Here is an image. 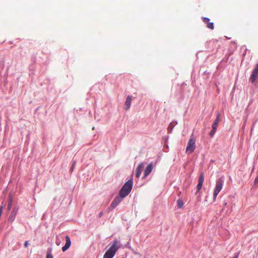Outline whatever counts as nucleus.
I'll list each match as a JSON object with an SVG mask.
<instances>
[{
  "label": "nucleus",
  "mask_w": 258,
  "mask_h": 258,
  "mask_svg": "<svg viewBox=\"0 0 258 258\" xmlns=\"http://www.w3.org/2000/svg\"><path fill=\"white\" fill-rule=\"evenodd\" d=\"M71 245V241L70 237L67 235L66 236V244L64 246L62 247V251L64 252L68 250Z\"/></svg>",
  "instance_id": "10"
},
{
  "label": "nucleus",
  "mask_w": 258,
  "mask_h": 258,
  "mask_svg": "<svg viewBox=\"0 0 258 258\" xmlns=\"http://www.w3.org/2000/svg\"><path fill=\"white\" fill-rule=\"evenodd\" d=\"M12 199L10 200L9 201L8 205V209L10 210L12 208Z\"/></svg>",
  "instance_id": "18"
},
{
  "label": "nucleus",
  "mask_w": 258,
  "mask_h": 258,
  "mask_svg": "<svg viewBox=\"0 0 258 258\" xmlns=\"http://www.w3.org/2000/svg\"><path fill=\"white\" fill-rule=\"evenodd\" d=\"M224 180L222 178H219L216 180V187L213 193V201H215L217 196L221 190L223 185Z\"/></svg>",
  "instance_id": "3"
},
{
  "label": "nucleus",
  "mask_w": 258,
  "mask_h": 258,
  "mask_svg": "<svg viewBox=\"0 0 258 258\" xmlns=\"http://www.w3.org/2000/svg\"><path fill=\"white\" fill-rule=\"evenodd\" d=\"M204 180V173H202L200 174V177L198 179V183L197 186V191L196 194L197 192H199L200 190H201V189L202 187V185H203Z\"/></svg>",
  "instance_id": "7"
},
{
  "label": "nucleus",
  "mask_w": 258,
  "mask_h": 258,
  "mask_svg": "<svg viewBox=\"0 0 258 258\" xmlns=\"http://www.w3.org/2000/svg\"><path fill=\"white\" fill-rule=\"evenodd\" d=\"M123 198H122L119 195V196L116 197L113 200L110 205V207H109V210H113L116 206H117L121 202V201Z\"/></svg>",
  "instance_id": "6"
},
{
  "label": "nucleus",
  "mask_w": 258,
  "mask_h": 258,
  "mask_svg": "<svg viewBox=\"0 0 258 258\" xmlns=\"http://www.w3.org/2000/svg\"><path fill=\"white\" fill-rule=\"evenodd\" d=\"M133 180H129L126 182L119 191V195L122 198H125L131 192L133 187Z\"/></svg>",
  "instance_id": "2"
},
{
  "label": "nucleus",
  "mask_w": 258,
  "mask_h": 258,
  "mask_svg": "<svg viewBox=\"0 0 258 258\" xmlns=\"http://www.w3.org/2000/svg\"><path fill=\"white\" fill-rule=\"evenodd\" d=\"M143 167H144L143 163H140L139 164L138 166L137 167V168L136 169V176L137 178H139L141 174L142 173V169L143 168Z\"/></svg>",
  "instance_id": "13"
},
{
  "label": "nucleus",
  "mask_w": 258,
  "mask_h": 258,
  "mask_svg": "<svg viewBox=\"0 0 258 258\" xmlns=\"http://www.w3.org/2000/svg\"><path fill=\"white\" fill-rule=\"evenodd\" d=\"M196 140L194 138H190L187 143L185 151L186 153L187 154H191L196 149Z\"/></svg>",
  "instance_id": "4"
},
{
  "label": "nucleus",
  "mask_w": 258,
  "mask_h": 258,
  "mask_svg": "<svg viewBox=\"0 0 258 258\" xmlns=\"http://www.w3.org/2000/svg\"><path fill=\"white\" fill-rule=\"evenodd\" d=\"M28 244H29L28 241H26V242H25V243H24V246H25V247H27V246H28Z\"/></svg>",
  "instance_id": "19"
},
{
  "label": "nucleus",
  "mask_w": 258,
  "mask_h": 258,
  "mask_svg": "<svg viewBox=\"0 0 258 258\" xmlns=\"http://www.w3.org/2000/svg\"><path fill=\"white\" fill-rule=\"evenodd\" d=\"M153 168V167L152 163H150L149 164H148L144 171L143 178H145L147 176H148L152 172Z\"/></svg>",
  "instance_id": "11"
},
{
  "label": "nucleus",
  "mask_w": 258,
  "mask_h": 258,
  "mask_svg": "<svg viewBox=\"0 0 258 258\" xmlns=\"http://www.w3.org/2000/svg\"><path fill=\"white\" fill-rule=\"evenodd\" d=\"M178 207L181 208L183 205V203L181 200H178L177 201Z\"/></svg>",
  "instance_id": "15"
},
{
  "label": "nucleus",
  "mask_w": 258,
  "mask_h": 258,
  "mask_svg": "<svg viewBox=\"0 0 258 258\" xmlns=\"http://www.w3.org/2000/svg\"><path fill=\"white\" fill-rule=\"evenodd\" d=\"M174 127V125L172 124V123H170L168 127V131L169 132H171L172 130V129Z\"/></svg>",
  "instance_id": "17"
},
{
  "label": "nucleus",
  "mask_w": 258,
  "mask_h": 258,
  "mask_svg": "<svg viewBox=\"0 0 258 258\" xmlns=\"http://www.w3.org/2000/svg\"><path fill=\"white\" fill-rule=\"evenodd\" d=\"M254 182V183H256L258 182V176L255 178Z\"/></svg>",
  "instance_id": "21"
},
{
  "label": "nucleus",
  "mask_w": 258,
  "mask_h": 258,
  "mask_svg": "<svg viewBox=\"0 0 258 258\" xmlns=\"http://www.w3.org/2000/svg\"><path fill=\"white\" fill-rule=\"evenodd\" d=\"M3 207L2 206L0 207V215L2 216V213H3Z\"/></svg>",
  "instance_id": "20"
},
{
  "label": "nucleus",
  "mask_w": 258,
  "mask_h": 258,
  "mask_svg": "<svg viewBox=\"0 0 258 258\" xmlns=\"http://www.w3.org/2000/svg\"><path fill=\"white\" fill-rule=\"evenodd\" d=\"M46 258H53V255L51 254L50 249L47 250Z\"/></svg>",
  "instance_id": "16"
},
{
  "label": "nucleus",
  "mask_w": 258,
  "mask_h": 258,
  "mask_svg": "<svg viewBox=\"0 0 258 258\" xmlns=\"http://www.w3.org/2000/svg\"><path fill=\"white\" fill-rule=\"evenodd\" d=\"M121 247L119 240L115 238L111 243L110 247L105 253L103 258H112L116 252Z\"/></svg>",
  "instance_id": "1"
},
{
  "label": "nucleus",
  "mask_w": 258,
  "mask_h": 258,
  "mask_svg": "<svg viewBox=\"0 0 258 258\" xmlns=\"http://www.w3.org/2000/svg\"><path fill=\"white\" fill-rule=\"evenodd\" d=\"M203 22L207 24V27L210 29H214V26L212 22H210V19L208 18L205 17L203 18Z\"/></svg>",
  "instance_id": "12"
},
{
  "label": "nucleus",
  "mask_w": 258,
  "mask_h": 258,
  "mask_svg": "<svg viewBox=\"0 0 258 258\" xmlns=\"http://www.w3.org/2000/svg\"><path fill=\"white\" fill-rule=\"evenodd\" d=\"M258 75V63L256 64L255 68L253 70L252 73L250 78V80L252 83H253L256 80Z\"/></svg>",
  "instance_id": "9"
},
{
  "label": "nucleus",
  "mask_w": 258,
  "mask_h": 258,
  "mask_svg": "<svg viewBox=\"0 0 258 258\" xmlns=\"http://www.w3.org/2000/svg\"><path fill=\"white\" fill-rule=\"evenodd\" d=\"M219 114L217 115L216 118L215 119V120H214V122L212 124V130L210 133V136L211 137H213L215 135L217 131V128L219 122Z\"/></svg>",
  "instance_id": "5"
},
{
  "label": "nucleus",
  "mask_w": 258,
  "mask_h": 258,
  "mask_svg": "<svg viewBox=\"0 0 258 258\" xmlns=\"http://www.w3.org/2000/svg\"><path fill=\"white\" fill-rule=\"evenodd\" d=\"M132 100V96H128L127 97L126 101L125 102V106L126 110H128L130 108Z\"/></svg>",
  "instance_id": "14"
},
{
  "label": "nucleus",
  "mask_w": 258,
  "mask_h": 258,
  "mask_svg": "<svg viewBox=\"0 0 258 258\" xmlns=\"http://www.w3.org/2000/svg\"><path fill=\"white\" fill-rule=\"evenodd\" d=\"M18 211V208L15 207L13 208L9 218V221L12 222L14 221L15 218L17 214Z\"/></svg>",
  "instance_id": "8"
},
{
  "label": "nucleus",
  "mask_w": 258,
  "mask_h": 258,
  "mask_svg": "<svg viewBox=\"0 0 258 258\" xmlns=\"http://www.w3.org/2000/svg\"><path fill=\"white\" fill-rule=\"evenodd\" d=\"M103 215V212H101L100 213H99V217H101V216Z\"/></svg>",
  "instance_id": "22"
}]
</instances>
